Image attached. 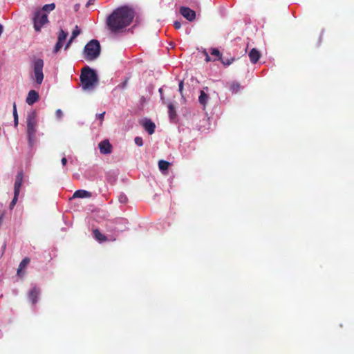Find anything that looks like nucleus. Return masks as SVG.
Instances as JSON below:
<instances>
[{"label":"nucleus","mask_w":354,"mask_h":354,"mask_svg":"<svg viewBox=\"0 0 354 354\" xmlns=\"http://www.w3.org/2000/svg\"><path fill=\"white\" fill-rule=\"evenodd\" d=\"M170 163L166 160H161L158 162V167L160 171L167 170Z\"/></svg>","instance_id":"22"},{"label":"nucleus","mask_w":354,"mask_h":354,"mask_svg":"<svg viewBox=\"0 0 354 354\" xmlns=\"http://www.w3.org/2000/svg\"><path fill=\"white\" fill-rule=\"evenodd\" d=\"M127 84V81H125L124 83H123V86H124Z\"/></svg>","instance_id":"40"},{"label":"nucleus","mask_w":354,"mask_h":354,"mask_svg":"<svg viewBox=\"0 0 354 354\" xmlns=\"http://www.w3.org/2000/svg\"><path fill=\"white\" fill-rule=\"evenodd\" d=\"M209 99V96L204 91H201V94L198 97L199 102L203 105L204 106L206 105L207 100Z\"/></svg>","instance_id":"18"},{"label":"nucleus","mask_w":354,"mask_h":354,"mask_svg":"<svg viewBox=\"0 0 354 354\" xmlns=\"http://www.w3.org/2000/svg\"><path fill=\"white\" fill-rule=\"evenodd\" d=\"M23 182V173L19 172L17 175L16 176V179L14 185V193H16L17 194H19L20 189L22 185Z\"/></svg>","instance_id":"12"},{"label":"nucleus","mask_w":354,"mask_h":354,"mask_svg":"<svg viewBox=\"0 0 354 354\" xmlns=\"http://www.w3.org/2000/svg\"><path fill=\"white\" fill-rule=\"evenodd\" d=\"M133 18V10L128 6H122L114 10L108 17L106 25L111 32H118L129 26Z\"/></svg>","instance_id":"1"},{"label":"nucleus","mask_w":354,"mask_h":354,"mask_svg":"<svg viewBox=\"0 0 354 354\" xmlns=\"http://www.w3.org/2000/svg\"><path fill=\"white\" fill-rule=\"evenodd\" d=\"M91 196V194L89 192L83 190V189H79V190H77L75 192V193L73 194V198H89Z\"/></svg>","instance_id":"15"},{"label":"nucleus","mask_w":354,"mask_h":354,"mask_svg":"<svg viewBox=\"0 0 354 354\" xmlns=\"http://www.w3.org/2000/svg\"><path fill=\"white\" fill-rule=\"evenodd\" d=\"M174 26L176 29H180L181 28V23L180 21H176L174 23Z\"/></svg>","instance_id":"32"},{"label":"nucleus","mask_w":354,"mask_h":354,"mask_svg":"<svg viewBox=\"0 0 354 354\" xmlns=\"http://www.w3.org/2000/svg\"><path fill=\"white\" fill-rule=\"evenodd\" d=\"M55 115L57 118L60 119L62 117V111L60 109H57L55 112Z\"/></svg>","instance_id":"33"},{"label":"nucleus","mask_w":354,"mask_h":354,"mask_svg":"<svg viewBox=\"0 0 354 354\" xmlns=\"http://www.w3.org/2000/svg\"><path fill=\"white\" fill-rule=\"evenodd\" d=\"M104 115H105V112H103V113L97 114L96 115L97 118H98L101 121V123L102 122V121L104 120Z\"/></svg>","instance_id":"31"},{"label":"nucleus","mask_w":354,"mask_h":354,"mask_svg":"<svg viewBox=\"0 0 354 354\" xmlns=\"http://www.w3.org/2000/svg\"><path fill=\"white\" fill-rule=\"evenodd\" d=\"M101 51L100 42L96 39H92L84 46V58L86 60H94L97 59Z\"/></svg>","instance_id":"3"},{"label":"nucleus","mask_w":354,"mask_h":354,"mask_svg":"<svg viewBox=\"0 0 354 354\" xmlns=\"http://www.w3.org/2000/svg\"><path fill=\"white\" fill-rule=\"evenodd\" d=\"M159 92H160V93H162V88H160L159 89Z\"/></svg>","instance_id":"39"},{"label":"nucleus","mask_w":354,"mask_h":354,"mask_svg":"<svg viewBox=\"0 0 354 354\" xmlns=\"http://www.w3.org/2000/svg\"><path fill=\"white\" fill-rule=\"evenodd\" d=\"M39 293V289L36 287H34L29 291L28 298L31 301L32 304L35 305L37 303Z\"/></svg>","instance_id":"13"},{"label":"nucleus","mask_w":354,"mask_h":354,"mask_svg":"<svg viewBox=\"0 0 354 354\" xmlns=\"http://www.w3.org/2000/svg\"><path fill=\"white\" fill-rule=\"evenodd\" d=\"M183 82L180 81V83H179V85H178V90H179V92L181 94H182V92H183Z\"/></svg>","instance_id":"34"},{"label":"nucleus","mask_w":354,"mask_h":354,"mask_svg":"<svg viewBox=\"0 0 354 354\" xmlns=\"http://www.w3.org/2000/svg\"><path fill=\"white\" fill-rule=\"evenodd\" d=\"M179 12L186 19L189 21H193L196 19V12L188 7H180Z\"/></svg>","instance_id":"8"},{"label":"nucleus","mask_w":354,"mask_h":354,"mask_svg":"<svg viewBox=\"0 0 354 354\" xmlns=\"http://www.w3.org/2000/svg\"><path fill=\"white\" fill-rule=\"evenodd\" d=\"M80 81L84 90H91L97 84L98 77L94 70L86 66L82 71Z\"/></svg>","instance_id":"2"},{"label":"nucleus","mask_w":354,"mask_h":354,"mask_svg":"<svg viewBox=\"0 0 354 354\" xmlns=\"http://www.w3.org/2000/svg\"><path fill=\"white\" fill-rule=\"evenodd\" d=\"M18 196H19V194L14 193V197H13L11 203H10V209H12L14 207V206L15 205V204L17 202Z\"/></svg>","instance_id":"27"},{"label":"nucleus","mask_w":354,"mask_h":354,"mask_svg":"<svg viewBox=\"0 0 354 354\" xmlns=\"http://www.w3.org/2000/svg\"><path fill=\"white\" fill-rule=\"evenodd\" d=\"M234 58H230V59H223V57H221V59H220V61L221 62V63L225 65V66H229L233 62H234Z\"/></svg>","instance_id":"25"},{"label":"nucleus","mask_w":354,"mask_h":354,"mask_svg":"<svg viewBox=\"0 0 354 354\" xmlns=\"http://www.w3.org/2000/svg\"><path fill=\"white\" fill-rule=\"evenodd\" d=\"M80 34V30L77 26H75V29L73 30L71 37L72 39H75Z\"/></svg>","instance_id":"26"},{"label":"nucleus","mask_w":354,"mask_h":354,"mask_svg":"<svg viewBox=\"0 0 354 354\" xmlns=\"http://www.w3.org/2000/svg\"><path fill=\"white\" fill-rule=\"evenodd\" d=\"M94 0H88V2L86 4V7H89L93 3Z\"/></svg>","instance_id":"36"},{"label":"nucleus","mask_w":354,"mask_h":354,"mask_svg":"<svg viewBox=\"0 0 354 354\" xmlns=\"http://www.w3.org/2000/svg\"><path fill=\"white\" fill-rule=\"evenodd\" d=\"M74 39H72V37L71 36L69 40L68 41V42L66 43V46H65V48H64L65 50H67L70 47V46L71 45V44Z\"/></svg>","instance_id":"30"},{"label":"nucleus","mask_w":354,"mask_h":354,"mask_svg":"<svg viewBox=\"0 0 354 354\" xmlns=\"http://www.w3.org/2000/svg\"><path fill=\"white\" fill-rule=\"evenodd\" d=\"M32 21L35 30L40 32L42 27L49 22L47 13L44 12L43 10H35Z\"/></svg>","instance_id":"5"},{"label":"nucleus","mask_w":354,"mask_h":354,"mask_svg":"<svg viewBox=\"0 0 354 354\" xmlns=\"http://www.w3.org/2000/svg\"><path fill=\"white\" fill-rule=\"evenodd\" d=\"M44 61L41 59H37L33 62V76L32 79L35 80L36 83L40 85L44 80Z\"/></svg>","instance_id":"6"},{"label":"nucleus","mask_w":354,"mask_h":354,"mask_svg":"<svg viewBox=\"0 0 354 354\" xmlns=\"http://www.w3.org/2000/svg\"><path fill=\"white\" fill-rule=\"evenodd\" d=\"M13 117H14V124L15 127H17L18 125V114L17 111L16 103H13Z\"/></svg>","instance_id":"23"},{"label":"nucleus","mask_w":354,"mask_h":354,"mask_svg":"<svg viewBox=\"0 0 354 354\" xmlns=\"http://www.w3.org/2000/svg\"><path fill=\"white\" fill-rule=\"evenodd\" d=\"M61 161H62V164L64 166H65L66 165V163H67V159L66 158H64V157L62 158Z\"/></svg>","instance_id":"35"},{"label":"nucleus","mask_w":354,"mask_h":354,"mask_svg":"<svg viewBox=\"0 0 354 354\" xmlns=\"http://www.w3.org/2000/svg\"><path fill=\"white\" fill-rule=\"evenodd\" d=\"M248 55H249L250 62L252 64H256L259 61V59L261 57V53L256 48H252L250 51Z\"/></svg>","instance_id":"14"},{"label":"nucleus","mask_w":354,"mask_h":354,"mask_svg":"<svg viewBox=\"0 0 354 354\" xmlns=\"http://www.w3.org/2000/svg\"><path fill=\"white\" fill-rule=\"evenodd\" d=\"M80 8V4H75V10L77 11Z\"/></svg>","instance_id":"37"},{"label":"nucleus","mask_w":354,"mask_h":354,"mask_svg":"<svg viewBox=\"0 0 354 354\" xmlns=\"http://www.w3.org/2000/svg\"><path fill=\"white\" fill-rule=\"evenodd\" d=\"M211 55L216 56L218 60L221 59L222 55L221 54L220 51L216 48H212L211 50Z\"/></svg>","instance_id":"24"},{"label":"nucleus","mask_w":354,"mask_h":354,"mask_svg":"<svg viewBox=\"0 0 354 354\" xmlns=\"http://www.w3.org/2000/svg\"><path fill=\"white\" fill-rule=\"evenodd\" d=\"M205 59H206L207 62H209L210 61V57H209V55L207 54H206Z\"/></svg>","instance_id":"38"},{"label":"nucleus","mask_w":354,"mask_h":354,"mask_svg":"<svg viewBox=\"0 0 354 354\" xmlns=\"http://www.w3.org/2000/svg\"><path fill=\"white\" fill-rule=\"evenodd\" d=\"M167 107H168L169 116L170 119H171V120L174 119L176 116L175 106L171 103H169L168 104Z\"/></svg>","instance_id":"20"},{"label":"nucleus","mask_w":354,"mask_h":354,"mask_svg":"<svg viewBox=\"0 0 354 354\" xmlns=\"http://www.w3.org/2000/svg\"><path fill=\"white\" fill-rule=\"evenodd\" d=\"M118 199H119V201L120 203H125L128 201V198H127V196L125 194H120L119 196Z\"/></svg>","instance_id":"29"},{"label":"nucleus","mask_w":354,"mask_h":354,"mask_svg":"<svg viewBox=\"0 0 354 354\" xmlns=\"http://www.w3.org/2000/svg\"><path fill=\"white\" fill-rule=\"evenodd\" d=\"M55 8V4L54 3L44 5L42 8H38V10H43L44 12H50Z\"/></svg>","instance_id":"21"},{"label":"nucleus","mask_w":354,"mask_h":354,"mask_svg":"<svg viewBox=\"0 0 354 354\" xmlns=\"http://www.w3.org/2000/svg\"><path fill=\"white\" fill-rule=\"evenodd\" d=\"M93 233L95 239L98 241L103 242L107 241V237L105 235L102 234L99 230H94Z\"/></svg>","instance_id":"17"},{"label":"nucleus","mask_w":354,"mask_h":354,"mask_svg":"<svg viewBox=\"0 0 354 354\" xmlns=\"http://www.w3.org/2000/svg\"><path fill=\"white\" fill-rule=\"evenodd\" d=\"M68 32L63 29H60L57 35V41L54 47V53H57L63 46V42L66 39Z\"/></svg>","instance_id":"7"},{"label":"nucleus","mask_w":354,"mask_h":354,"mask_svg":"<svg viewBox=\"0 0 354 354\" xmlns=\"http://www.w3.org/2000/svg\"><path fill=\"white\" fill-rule=\"evenodd\" d=\"M142 125L149 134L151 135L154 133L156 125L151 120L145 119L143 120Z\"/></svg>","instance_id":"11"},{"label":"nucleus","mask_w":354,"mask_h":354,"mask_svg":"<svg viewBox=\"0 0 354 354\" xmlns=\"http://www.w3.org/2000/svg\"><path fill=\"white\" fill-rule=\"evenodd\" d=\"M39 98V94L35 90H31L28 92V96L26 97V102L28 105H32L37 101H38Z\"/></svg>","instance_id":"10"},{"label":"nucleus","mask_w":354,"mask_h":354,"mask_svg":"<svg viewBox=\"0 0 354 354\" xmlns=\"http://www.w3.org/2000/svg\"><path fill=\"white\" fill-rule=\"evenodd\" d=\"M229 87L230 91H232L233 93H237L241 88L240 84L236 82L230 83Z\"/></svg>","instance_id":"19"},{"label":"nucleus","mask_w":354,"mask_h":354,"mask_svg":"<svg viewBox=\"0 0 354 354\" xmlns=\"http://www.w3.org/2000/svg\"><path fill=\"white\" fill-rule=\"evenodd\" d=\"M134 141H135L136 145H137L139 147H141L143 145V140L141 137H138V136L136 137Z\"/></svg>","instance_id":"28"},{"label":"nucleus","mask_w":354,"mask_h":354,"mask_svg":"<svg viewBox=\"0 0 354 354\" xmlns=\"http://www.w3.org/2000/svg\"><path fill=\"white\" fill-rule=\"evenodd\" d=\"M26 123L28 144L32 147L35 144L37 127L36 115L34 112L28 114Z\"/></svg>","instance_id":"4"},{"label":"nucleus","mask_w":354,"mask_h":354,"mask_svg":"<svg viewBox=\"0 0 354 354\" xmlns=\"http://www.w3.org/2000/svg\"><path fill=\"white\" fill-rule=\"evenodd\" d=\"M30 259L28 257L24 258L21 263H19V268L17 269V274L19 276H21L22 270L26 268V267L30 263Z\"/></svg>","instance_id":"16"},{"label":"nucleus","mask_w":354,"mask_h":354,"mask_svg":"<svg viewBox=\"0 0 354 354\" xmlns=\"http://www.w3.org/2000/svg\"><path fill=\"white\" fill-rule=\"evenodd\" d=\"M98 146L102 154H109L112 152V145L108 140L100 142Z\"/></svg>","instance_id":"9"}]
</instances>
